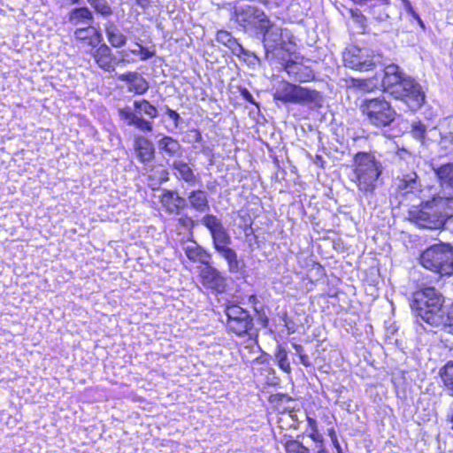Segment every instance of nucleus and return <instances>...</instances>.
I'll return each instance as SVG.
<instances>
[{
    "label": "nucleus",
    "instance_id": "nucleus-38",
    "mask_svg": "<svg viewBox=\"0 0 453 453\" xmlns=\"http://www.w3.org/2000/svg\"><path fill=\"white\" fill-rule=\"evenodd\" d=\"M187 142H202L203 137L202 134L199 130L193 128L188 131L187 133Z\"/></svg>",
    "mask_w": 453,
    "mask_h": 453
},
{
    "label": "nucleus",
    "instance_id": "nucleus-58",
    "mask_svg": "<svg viewBox=\"0 0 453 453\" xmlns=\"http://www.w3.org/2000/svg\"><path fill=\"white\" fill-rule=\"evenodd\" d=\"M256 299H257V298H256V296H251L250 297V302H254Z\"/></svg>",
    "mask_w": 453,
    "mask_h": 453
},
{
    "label": "nucleus",
    "instance_id": "nucleus-23",
    "mask_svg": "<svg viewBox=\"0 0 453 453\" xmlns=\"http://www.w3.org/2000/svg\"><path fill=\"white\" fill-rule=\"evenodd\" d=\"M216 40L229 48L232 53L237 57L250 56V51L245 50L238 41L227 31L220 30L217 33Z\"/></svg>",
    "mask_w": 453,
    "mask_h": 453
},
{
    "label": "nucleus",
    "instance_id": "nucleus-32",
    "mask_svg": "<svg viewBox=\"0 0 453 453\" xmlns=\"http://www.w3.org/2000/svg\"><path fill=\"white\" fill-rule=\"evenodd\" d=\"M411 134L413 138L424 142L426 135V127L420 120H414L411 125Z\"/></svg>",
    "mask_w": 453,
    "mask_h": 453
},
{
    "label": "nucleus",
    "instance_id": "nucleus-61",
    "mask_svg": "<svg viewBox=\"0 0 453 453\" xmlns=\"http://www.w3.org/2000/svg\"><path fill=\"white\" fill-rule=\"evenodd\" d=\"M451 284L453 285V276H452V279H451Z\"/></svg>",
    "mask_w": 453,
    "mask_h": 453
},
{
    "label": "nucleus",
    "instance_id": "nucleus-42",
    "mask_svg": "<svg viewBox=\"0 0 453 453\" xmlns=\"http://www.w3.org/2000/svg\"><path fill=\"white\" fill-rule=\"evenodd\" d=\"M240 93H241V96H242V98L245 99L247 102H249L252 104H257L253 96L247 88H240Z\"/></svg>",
    "mask_w": 453,
    "mask_h": 453
},
{
    "label": "nucleus",
    "instance_id": "nucleus-4",
    "mask_svg": "<svg viewBox=\"0 0 453 453\" xmlns=\"http://www.w3.org/2000/svg\"><path fill=\"white\" fill-rule=\"evenodd\" d=\"M211 233L215 250L223 257L231 273H242L244 264L238 259L237 253L230 247L231 236L220 219L213 214H205L200 220Z\"/></svg>",
    "mask_w": 453,
    "mask_h": 453
},
{
    "label": "nucleus",
    "instance_id": "nucleus-56",
    "mask_svg": "<svg viewBox=\"0 0 453 453\" xmlns=\"http://www.w3.org/2000/svg\"><path fill=\"white\" fill-rule=\"evenodd\" d=\"M352 15H353V16H357V17H362V14H361V13H359V11H358V10H357V11H353V12H352Z\"/></svg>",
    "mask_w": 453,
    "mask_h": 453
},
{
    "label": "nucleus",
    "instance_id": "nucleus-53",
    "mask_svg": "<svg viewBox=\"0 0 453 453\" xmlns=\"http://www.w3.org/2000/svg\"><path fill=\"white\" fill-rule=\"evenodd\" d=\"M333 441H334V446H335V448L337 449V453H342V448H341L337 439L335 438Z\"/></svg>",
    "mask_w": 453,
    "mask_h": 453
},
{
    "label": "nucleus",
    "instance_id": "nucleus-9",
    "mask_svg": "<svg viewBox=\"0 0 453 453\" xmlns=\"http://www.w3.org/2000/svg\"><path fill=\"white\" fill-rule=\"evenodd\" d=\"M360 110L367 116L370 123L378 127L390 126L396 116L390 104L382 97L365 99L361 104Z\"/></svg>",
    "mask_w": 453,
    "mask_h": 453
},
{
    "label": "nucleus",
    "instance_id": "nucleus-22",
    "mask_svg": "<svg viewBox=\"0 0 453 453\" xmlns=\"http://www.w3.org/2000/svg\"><path fill=\"white\" fill-rule=\"evenodd\" d=\"M170 166L177 180H183L189 186H195L200 181L199 177L195 174L192 167L183 160H174Z\"/></svg>",
    "mask_w": 453,
    "mask_h": 453
},
{
    "label": "nucleus",
    "instance_id": "nucleus-14",
    "mask_svg": "<svg viewBox=\"0 0 453 453\" xmlns=\"http://www.w3.org/2000/svg\"><path fill=\"white\" fill-rule=\"evenodd\" d=\"M255 37L263 42L267 53L274 51L283 42L281 29L273 24L269 18L267 22L265 23V28L263 27L261 31H258Z\"/></svg>",
    "mask_w": 453,
    "mask_h": 453
},
{
    "label": "nucleus",
    "instance_id": "nucleus-41",
    "mask_svg": "<svg viewBox=\"0 0 453 453\" xmlns=\"http://www.w3.org/2000/svg\"><path fill=\"white\" fill-rule=\"evenodd\" d=\"M165 112L168 115V117L173 121L174 127H178L179 122L181 120L180 114L177 111L170 109L169 107H166Z\"/></svg>",
    "mask_w": 453,
    "mask_h": 453
},
{
    "label": "nucleus",
    "instance_id": "nucleus-1",
    "mask_svg": "<svg viewBox=\"0 0 453 453\" xmlns=\"http://www.w3.org/2000/svg\"><path fill=\"white\" fill-rule=\"evenodd\" d=\"M444 298L434 288H426L413 296L411 307L416 317L432 327H441L453 335V312L443 307Z\"/></svg>",
    "mask_w": 453,
    "mask_h": 453
},
{
    "label": "nucleus",
    "instance_id": "nucleus-40",
    "mask_svg": "<svg viewBox=\"0 0 453 453\" xmlns=\"http://www.w3.org/2000/svg\"><path fill=\"white\" fill-rule=\"evenodd\" d=\"M139 47V55L142 61H146L155 55V51H150L147 48L141 45L139 42L135 43Z\"/></svg>",
    "mask_w": 453,
    "mask_h": 453
},
{
    "label": "nucleus",
    "instance_id": "nucleus-48",
    "mask_svg": "<svg viewBox=\"0 0 453 453\" xmlns=\"http://www.w3.org/2000/svg\"><path fill=\"white\" fill-rule=\"evenodd\" d=\"M256 312L258 314V320L262 324L264 327H266L268 325V318L265 312L259 311L257 308H255Z\"/></svg>",
    "mask_w": 453,
    "mask_h": 453
},
{
    "label": "nucleus",
    "instance_id": "nucleus-52",
    "mask_svg": "<svg viewBox=\"0 0 453 453\" xmlns=\"http://www.w3.org/2000/svg\"><path fill=\"white\" fill-rule=\"evenodd\" d=\"M397 156L401 158V159H404L406 160V157H411V155L405 150H401L400 151L397 152Z\"/></svg>",
    "mask_w": 453,
    "mask_h": 453
},
{
    "label": "nucleus",
    "instance_id": "nucleus-20",
    "mask_svg": "<svg viewBox=\"0 0 453 453\" xmlns=\"http://www.w3.org/2000/svg\"><path fill=\"white\" fill-rule=\"evenodd\" d=\"M91 54L98 67L105 72L115 70L116 57L107 44L102 43Z\"/></svg>",
    "mask_w": 453,
    "mask_h": 453
},
{
    "label": "nucleus",
    "instance_id": "nucleus-13",
    "mask_svg": "<svg viewBox=\"0 0 453 453\" xmlns=\"http://www.w3.org/2000/svg\"><path fill=\"white\" fill-rule=\"evenodd\" d=\"M394 183L396 192L402 196L410 194L416 196L422 191L423 188L421 179L412 170H401L395 178Z\"/></svg>",
    "mask_w": 453,
    "mask_h": 453
},
{
    "label": "nucleus",
    "instance_id": "nucleus-54",
    "mask_svg": "<svg viewBox=\"0 0 453 453\" xmlns=\"http://www.w3.org/2000/svg\"><path fill=\"white\" fill-rule=\"evenodd\" d=\"M95 32H96V35L97 42H101L103 41V36H102L101 33L96 31V30H95Z\"/></svg>",
    "mask_w": 453,
    "mask_h": 453
},
{
    "label": "nucleus",
    "instance_id": "nucleus-24",
    "mask_svg": "<svg viewBox=\"0 0 453 453\" xmlns=\"http://www.w3.org/2000/svg\"><path fill=\"white\" fill-rule=\"evenodd\" d=\"M157 148L160 152L168 157H180L182 156V146L172 136L165 135L158 140Z\"/></svg>",
    "mask_w": 453,
    "mask_h": 453
},
{
    "label": "nucleus",
    "instance_id": "nucleus-30",
    "mask_svg": "<svg viewBox=\"0 0 453 453\" xmlns=\"http://www.w3.org/2000/svg\"><path fill=\"white\" fill-rule=\"evenodd\" d=\"M440 375L445 387L453 395V362L447 363V365L441 370Z\"/></svg>",
    "mask_w": 453,
    "mask_h": 453
},
{
    "label": "nucleus",
    "instance_id": "nucleus-59",
    "mask_svg": "<svg viewBox=\"0 0 453 453\" xmlns=\"http://www.w3.org/2000/svg\"><path fill=\"white\" fill-rule=\"evenodd\" d=\"M88 3L91 5L92 4H94L95 2H96L97 0H87Z\"/></svg>",
    "mask_w": 453,
    "mask_h": 453
},
{
    "label": "nucleus",
    "instance_id": "nucleus-26",
    "mask_svg": "<svg viewBox=\"0 0 453 453\" xmlns=\"http://www.w3.org/2000/svg\"><path fill=\"white\" fill-rule=\"evenodd\" d=\"M389 0H365V5L370 8L373 19L385 21L389 18L388 8Z\"/></svg>",
    "mask_w": 453,
    "mask_h": 453
},
{
    "label": "nucleus",
    "instance_id": "nucleus-16",
    "mask_svg": "<svg viewBox=\"0 0 453 453\" xmlns=\"http://www.w3.org/2000/svg\"><path fill=\"white\" fill-rule=\"evenodd\" d=\"M200 276L202 284L213 292L223 293L226 290V278L221 272L211 266L210 263L202 268Z\"/></svg>",
    "mask_w": 453,
    "mask_h": 453
},
{
    "label": "nucleus",
    "instance_id": "nucleus-44",
    "mask_svg": "<svg viewBox=\"0 0 453 453\" xmlns=\"http://www.w3.org/2000/svg\"><path fill=\"white\" fill-rule=\"evenodd\" d=\"M403 10L411 15L413 12H415V9L413 8L411 3L410 0H401Z\"/></svg>",
    "mask_w": 453,
    "mask_h": 453
},
{
    "label": "nucleus",
    "instance_id": "nucleus-11",
    "mask_svg": "<svg viewBox=\"0 0 453 453\" xmlns=\"http://www.w3.org/2000/svg\"><path fill=\"white\" fill-rule=\"evenodd\" d=\"M391 96L395 99L401 100L412 111L421 108L425 103V92L419 83L408 76L400 85L395 87Z\"/></svg>",
    "mask_w": 453,
    "mask_h": 453
},
{
    "label": "nucleus",
    "instance_id": "nucleus-47",
    "mask_svg": "<svg viewBox=\"0 0 453 453\" xmlns=\"http://www.w3.org/2000/svg\"><path fill=\"white\" fill-rule=\"evenodd\" d=\"M310 157L315 165H319L321 168H324L325 160L323 159V157L321 155L316 154L314 157L310 155Z\"/></svg>",
    "mask_w": 453,
    "mask_h": 453
},
{
    "label": "nucleus",
    "instance_id": "nucleus-57",
    "mask_svg": "<svg viewBox=\"0 0 453 453\" xmlns=\"http://www.w3.org/2000/svg\"><path fill=\"white\" fill-rule=\"evenodd\" d=\"M130 51L132 54H134V55L139 54V50H131Z\"/></svg>",
    "mask_w": 453,
    "mask_h": 453
},
{
    "label": "nucleus",
    "instance_id": "nucleus-10",
    "mask_svg": "<svg viewBox=\"0 0 453 453\" xmlns=\"http://www.w3.org/2000/svg\"><path fill=\"white\" fill-rule=\"evenodd\" d=\"M344 65L360 72L372 70L383 64V57L369 49L350 47L343 54Z\"/></svg>",
    "mask_w": 453,
    "mask_h": 453
},
{
    "label": "nucleus",
    "instance_id": "nucleus-39",
    "mask_svg": "<svg viewBox=\"0 0 453 453\" xmlns=\"http://www.w3.org/2000/svg\"><path fill=\"white\" fill-rule=\"evenodd\" d=\"M139 73L136 72H128L126 73H121L118 75V79L121 81L127 82L129 87L134 81L135 78L137 77Z\"/></svg>",
    "mask_w": 453,
    "mask_h": 453
},
{
    "label": "nucleus",
    "instance_id": "nucleus-43",
    "mask_svg": "<svg viewBox=\"0 0 453 453\" xmlns=\"http://www.w3.org/2000/svg\"><path fill=\"white\" fill-rule=\"evenodd\" d=\"M89 27L77 28L74 31V36L78 40H85L88 36Z\"/></svg>",
    "mask_w": 453,
    "mask_h": 453
},
{
    "label": "nucleus",
    "instance_id": "nucleus-6",
    "mask_svg": "<svg viewBox=\"0 0 453 453\" xmlns=\"http://www.w3.org/2000/svg\"><path fill=\"white\" fill-rule=\"evenodd\" d=\"M118 114L127 127H133L142 133H151L153 131V123L142 115L150 119H156L158 116V111L156 106L151 104L146 99L135 100L134 106H125L118 109Z\"/></svg>",
    "mask_w": 453,
    "mask_h": 453
},
{
    "label": "nucleus",
    "instance_id": "nucleus-50",
    "mask_svg": "<svg viewBox=\"0 0 453 453\" xmlns=\"http://www.w3.org/2000/svg\"><path fill=\"white\" fill-rule=\"evenodd\" d=\"M411 18H412L413 19H415V20L418 22V24L420 26V27H421L423 30H425V29H426V26H425V24H424L423 20L421 19L420 16L418 15V13L416 11H415V12H413L411 14Z\"/></svg>",
    "mask_w": 453,
    "mask_h": 453
},
{
    "label": "nucleus",
    "instance_id": "nucleus-37",
    "mask_svg": "<svg viewBox=\"0 0 453 453\" xmlns=\"http://www.w3.org/2000/svg\"><path fill=\"white\" fill-rule=\"evenodd\" d=\"M179 224L186 229H193L198 224L192 217L184 214L178 219Z\"/></svg>",
    "mask_w": 453,
    "mask_h": 453
},
{
    "label": "nucleus",
    "instance_id": "nucleus-45",
    "mask_svg": "<svg viewBox=\"0 0 453 453\" xmlns=\"http://www.w3.org/2000/svg\"><path fill=\"white\" fill-rule=\"evenodd\" d=\"M403 10L411 15L413 12H415V9L413 8L411 3L410 0H401Z\"/></svg>",
    "mask_w": 453,
    "mask_h": 453
},
{
    "label": "nucleus",
    "instance_id": "nucleus-21",
    "mask_svg": "<svg viewBox=\"0 0 453 453\" xmlns=\"http://www.w3.org/2000/svg\"><path fill=\"white\" fill-rule=\"evenodd\" d=\"M284 69L295 81L308 82L315 77L313 71L310 67L295 61H287Z\"/></svg>",
    "mask_w": 453,
    "mask_h": 453
},
{
    "label": "nucleus",
    "instance_id": "nucleus-31",
    "mask_svg": "<svg viewBox=\"0 0 453 453\" xmlns=\"http://www.w3.org/2000/svg\"><path fill=\"white\" fill-rule=\"evenodd\" d=\"M150 86L148 81L139 73L134 81L128 88L129 91H134L137 95H143L147 92Z\"/></svg>",
    "mask_w": 453,
    "mask_h": 453
},
{
    "label": "nucleus",
    "instance_id": "nucleus-12",
    "mask_svg": "<svg viewBox=\"0 0 453 453\" xmlns=\"http://www.w3.org/2000/svg\"><path fill=\"white\" fill-rule=\"evenodd\" d=\"M227 317L226 327L238 336L249 334L253 329V318L250 312L237 304L227 305L225 309Z\"/></svg>",
    "mask_w": 453,
    "mask_h": 453
},
{
    "label": "nucleus",
    "instance_id": "nucleus-15",
    "mask_svg": "<svg viewBox=\"0 0 453 453\" xmlns=\"http://www.w3.org/2000/svg\"><path fill=\"white\" fill-rule=\"evenodd\" d=\"M378 67L382 71L381 84L384 91L392 94V90L395 87L400 85V82L403 81L407 75H405L400 69V67L395 64H386V60L383 58V64L379 65Z\"/></svg>",
    "mask_w": 453,
    "mask_h": 453
},
{
    "label": "nucleus",
    "instance_id": "nucleus-60",
    "mask_svg": "<svg viewBox=\"0 0 453 453\" xmlns=\"http://www.w3.org/2000/svg\"><path fill=\"white\" fill-rule=\"evenodd\" d=\"M319 453H327V451L325 450V449H321V450L319 451Z\"/></svg>",
    "mask_w": 453,
    "mask_h": 453
},
{
    "label": "nucleus",
    "instance_id": "nucleus-25",
    "mask_svg": "<svg viewBox=\"0 0 453 453\" xmlns=\"http://www.w3.org/2000/svg\"><path fill=\"white\" fill-rule=\"evenodd\" d=\"M68 21L73 25H90L94 19L92 12L87 7L72 9L68 15Z\"/></svg>",
    "mask_w": 453,
    "mask_h": 453
},
{
    "label": "nucleus",
    "instance_id": "nucleus-8",
    "mask_svg": "<svg viewBox=\"0 0 453 453\" xmlns=\"http://www.w3.org/2000/svg\"><path fill=\"white\" fill-rule=\"evenodd\" d=\"M273 98L284 104H311L316 107L320 106L323 101L322 95L319 91L287 81H282L277 86Z\"/></svg>",
    "mask_w": 453,
    "mask_h": 453
},
{
    "label": "nucleus",
    "instance_id": "nucleus-18",
    "mask_svg": "<svg viewBox=\"0 0 453 453\" xmlns=\"http://www.w3.org/2000/svg\"><path fill=\"white\" fill-rule=\"evenodd\" d=\"M159 198L165 211L170 215H180L185 210L184 196L177 190L164 189Z\"/></svg>",
    "mask_w": 453,
    "mask_h": 453
},
{
    "label": "nucleus",
    "instance_id": "nucleus-5",
    "mask_svg": "<svg viewBox=\"0 0 453 453\" xmlns=\"http://www.w3.org/2000/svg\"><path fill=\"white\" fill-rule=\"evenodd\" d=\"M423 267L441 276H453V246L439 242L426 248L419 257Z\"/></svg>",
    "mask_w": 453,
    "mask_h": 453
},
{
    "label": "nucleus",
    "instance_id": "nucleus-19",
    "mask_svg": "<svg viewBox=\"0 0 453 453\" xmlns=\"http://www.w3.org/2000/svg\"><path fill=\"white\" fill-rule=\"evenodd\" d=\"M185 201V209H190L199 214L206 213L210 211L208 194L202 189H194L187 193Z\"/></svg>",
    "mask_w": 453,
    "mask_h": 453
},
{
    "label": "nucleus",
    "instance_id": "nucleus-17",
    "mask_svg": "<svg viewBox=\"0 0 453 453\" xmlns=\"http://www.w3.org/2000/svg\"><path fill=\"white\" fill-rule=\"evenodd\" d=\"M441 188L442 197H446L448 202L453 200V163L441 165L438 167H433Z\"/></svg>",
    "mask_w": 453,
    "mask_h": 453
},
{
    "label": "nucleus",
    "instance_id": "nucleus-34",
    "mask_svg": "<svg viewBox=\"0 0 453 453\" xmlns=\"http://www.w3.org/2000/svg\"><path fill=\"white\" fill-rule=\"evenodd\" d=\"M91 7L101 15L107 17L112 14V10L106 0H97Z\"/></svg>",
    "mask_w": 453,
    "mask_h": 453
},
{
    "label": "nucleus",
    "instance_id": "nucleus-7",
    "mask_svg": "<svg viewBox=\"0 0 453 453\" xmlns=\"http://www.w3.org/2000/svg\"><path fill=\"white\" fill-rule=\"evenodd\" d=\"M267 19L268 16L259 7L253 4H238L233 7L230 21L235 25L238 31L255 37L258 31L265 28Z\"/></svg>",
    "mask_w": 453,
    "mask_h": 453
},
{
    "label": "nucleus",
    "instance_id": "nucleus-29",
    "mask_svg": "<svg viewBox=\"0 0 453 453\" xmlns=\"http://www.w3.org/2000/svg\"><path fill=\"white\" fill-rule=\"evenodd\" d=\"M134 148L142 162H147L153 158V145L147 138L138 136L134 142Z\"/></svg>",
    "mask_w": 453,
    "mask_h": 453
},
{
    "label": "nucleus",
    "instance_id": "nucleus-49",
    "mask_svg": "<svg viewBox=\"0 0 453 453\" xmlns=\"http://www.w3.org/2000/svg\"><path fill=\"white\" fill-rule=\"evenodd\" d=\"M135 4L140 6L143 11L147 10L151 3V0H134Z\"/></svg>",
    "mask_w": 453,
    "mask_h": 453
},
{
    "label": "nucleus",
    "instance_id": "nucleus-2",
    "mask_svg": "<svg viewBox=\"0 0 453 453\" xmlns=\"http://www.w3.org/2000/svg\"><path fill=\"white\" fill-rule=\"evenodd\" d=\"M448 199L440 195L413 207L408 212L410 221L420 228L438 230L449 228L453 225V215L449 207Z\"/></svg>",
    "mask_w": 453,
    "mask_h": 453
},
{
    "label": "nucleus",
    "instance_id": "nucleus-28",
    "mask_svg": "<svg viewBox=\"0 0 453 453\" xmlns=\"http://www.w3.org/2000/svg\"><path fill=\"white\" fill-rule=\"evenodd\" d=\"M105 33L108 42L113 48H121L126 45L127 38L123 35L113 22L105 25Z\"/></svg>",
    "mask_w": 453,
    "mask_h": 453
},
{
    "label": "nucleus",
    "instance_id": "nucleus-27",
    "mask_svg": "<svg viewBox=\"0 0 453 453\" xmlns=\"http://www.w3.org/2000/svg\"><path fill=\"white\" fill-rule=\"evenodd\" d=\"M183 250L185 255L190 261L200 262L204 265L209 264L208 259L211 257V255L196 242H192L191 243L187 244Z\"/></svg>",
    "mask_w": 453,
    "mask_h": 453
},
{
    "label": "nucleus",
    "instance_id": "nucleus-55",
    "mask_svg": "<svg viewBox=\"0 0 453 453\" xmlns=\"http://www.w3.org/2000/svg\"><path fill=\"white\" fill-rule=\"evenodd\" d=\"M70 4H79L81 0H67Z\"/></svg>",
    "mask_w": 453,
    "mask_h": 453
},
{
    "label": "nucleus",
    "instance_id": "nucleus-3",
    "mask_svg": "<svg viewBox=\"0 0 453 453\" xmlns=\"http://www.w3.org/2000/svg\"><path fill=\"white\" fill-rule=\"evenodd\" d=\"M382 172V164L374 155L358 152L353 158L350 180L365 196L372 195L379 186Z\"/></svg>",
    "mask_w": 453,
    "mask_h": 453
},
{
    "label": "nucleus",
    "instance_id": "nucleus-51",
    "mask_svg": "<svg viewBox=\"0 0 453 453\" xmlns=\"http://www.w3.org/2000/svg\"><path fill=\"white\" fill-rule=\"evenodd\" d=\"M447 420L450 423V428L453 430V404H451L449 409Z\"/></svg>",
    "mask_w": 453,
    "mask_h": 453
},
{
    "label": "nucleus",
    "instance_id": "nucleus-46",
    "mask_svg": "<svg viewBox=\"0 0 453 453\" xmlns=\"http://www.w3.org/2000/svg\"><path fill=\"white\" fill-rule=\"evenodd\" d=\"M403 10L411 15L413 12H415V9L413 8L411 3L410 0H401Z\"/></svg>",
    "mask_w": 453,
    "mask_h": 453
},
{
    "label": "nucleus",
    "instance_id": "nucleus-35",
    "mask_svg": "<svg viewBox=\"0 0 453 453\" xmlns=\"http://www.w3.org/2000/svg\"><path fill=\"white\" fill-rule=\"evenodd\" d=\"M276 358L279 363L280 369L287 372H290V364L288 359L287 352L284 349H280L276 354Z\"/></svg>",
    "mask_w": 453,
    "mask_h": 453
},
{
    "label": "nucleus",
    "instance_id": "nucleus-36",
    "mask_svg": "<svg viewBox=\"0 0 453 453\" xmlns=\"http://www.w3.org/2000/svg\"><path fill=\"white\" fill-rule=\"evenodd\" d=\"M293 348L296 350V354L299 357L300 362L303 365L309 367L311 365L310 357L304 353V349L302 345L294 343Z\"/></svg>",
    "mask_w": 453,
    "mask_h": 453
},
{
    "label": "nucleus",
    "instance_id": "nucleus-33",
    "mask_svg": "<svg viewBox=\"0 0 453 453\" xmlns=\"http://www.w3.org/2000/svg\"><path fill=\"white\" fill-rule=\"evenodd\" d=\"M285 449L288 453H310L309 449L296 440L286 441Z\"/></svg>",
    "mask_w": 453,
    "mask_h": 453
}]
</instances>
